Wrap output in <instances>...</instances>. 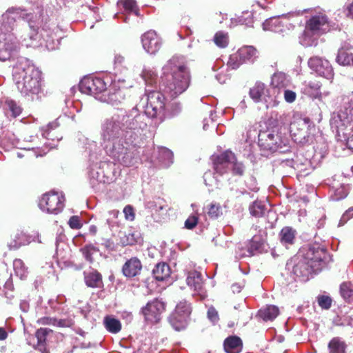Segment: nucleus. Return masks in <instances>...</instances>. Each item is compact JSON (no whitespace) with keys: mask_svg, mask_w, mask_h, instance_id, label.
Returning a JSON list of instances; mask_svg holds the SVG:
<instances>
[{"mask_svg":"<svg viewBox=\"0 0 353 353\" xmlns=\"http://www.w3.org/2000/svg\"><path fill=\"white\" fill-rule=\"evenodd\" d=\"M122 119L118 112L102 121L100 131L101 145L114 161L124 166H131L136 160L130 148L131 145L125 144V131Z\"/></svg>","mask_w":353,"mask_h":353,"instance_id":"nucleus-1","label":"nucleus"},{"mask_svg":"<svg viewBox=\"0 0 353 353\" xmlns=\"http://www.w3.org/2000/svg\"><path fill=\"white\" fill-rule=\"evenodd\" d=\"M328 257L326 249L321 244L314 243L306 245L288 260L285 274L290 276L292 281L299 279L305 282L312 274L321 271Z\"/></svg>","mask_w":353,"mask_h":353,"instance_id":"nucleus-2","label":"nucleus"},{"mask_svg":"<svg viewBox=\"0 0 353 353\" xmlns=\"http://www.w3.org/2000/svg\"><path fill=\"white\" fill-rule=\"evenodd\" d=\"M190 82V72L183 59L172 57L162 68L159 91L174 99L188 89Z\"/></svg>","mask_w":353,"mask_h":353,"instance_id":"nucleus-3","label":"nucleus"},{"mask_svg":"<svg viewBox=\"0 0 353 353\" xmlns=\"http://www.w3.org/2000/svg\"><path fill=\"white\" fill-rule=\"evenodd\" d=\"M141 105L139 104V106ZM139 105L129 110L119 112L125 131V144L132 147H139L143 143L144 131L148 128V120L150 117L145 114V105H143V111L139 110Z\"/></svg>","mask_w":353,"mask_h":353,"instance_id":"nucleus-4","label":"nucleus"},{"mask_svg":"<svg viewBox=\"0 0 353 353\" xmlns=\"http://www.w3.org/2000/svg\"><path fill=\"white\" fill-rule=\"evenodd\" d=\"M269 121L265 130H261L258 134V145L263 152L262 155L268 156L275 152L287 153L290 151L289 139L285 130L279 125H273Z\"/></svg>","mask_w":353,"mask_h":353,"instance_id":"nucleus-5","label":"nucleus"},{"mask_svg":"<svg viewBox=\"0 0 353 353\" xmlns=\"http://www.w3.org/2000/svg\"><path fill=\"white\" fill-rule=\"evenodd\" d=\"M146 107L145 114L160 123L165 119L177 115L181 110L179 103H168L167 97L161 92L157 90H145Z\"/></svg>","mask_w":353,"mask_h":353,"instance_id":"nucleus-6","label":"nucleus"},{"mask_svg":"<svg viewBox=\"0 0 353 353\" xmlns=\"http://www.w3.org/2000/svg\"><path fill=\"white\" fill-rule=\"evenodd\" d=\"M18 19L26 21L30 28H37L42 23L41 10L37 12H28L26 9L20 7L8 8L2 15L1 32H11L14 30Z\"/></svg>","mask_w":353,"mask_h":353,"instance_id":"nucleus-7","label":"nucleus"},{"mask_svg":"<svg viewBox=\"0 0 353 353\" xmlns=\"http://www.w3.org/2000/svg\"><path fill=\"white\" fill-rule=\"evenodd\" d=\"M314 130V127L310 125L309 118L294 121L290 126L292 140L300 146L308 145L314 142L313 131Z\"/></svg>","mask_w":353,"mask_h":353,"instance_id":"nucleus-8","label":"nucleus"},{"mask_svg":"<svg viewBox=\"0 0 353 353\" xmlns=\"http://www.w3.org/2000/svg\"><path fill=\"white\" fill-rule=\"evenodd\" d=\"M18 91L24 97L38 94L41 90V72L22 76L19 79H13Z\"/></svg>","mask_w":353,"mask_h":353,"instance_id":"nucleus-9","label":"nucleus"},{"mask_svg":"<svg viewBox=\"0 0 353 353\" xmlns=\"http://www.w3.org/2000/svg\"><path fill=\"white\" fill-rule=\"evenodd\" d=\"M191 312L190 303L182 300L177 303L174 310L168 316V322L174 330L181 331L188 326Z\"/></svg>","mask_w":353,"mask_h":353,"instance_id":"nucleus-10","label":"nucleus"},{"mask_svg":"<svg viewBox=\"0 0 353 353\" xmlns=\"http://www.w3.org/2000/svg\"><path fill=\"white\" fill-rule=\"evenodd\" d=\"M108 165L104 162H93L88 168V178L90 186L95 191L102 190L105 184L112 182V177L104 173V166Z\"/></svg>","mask_w":353,"mask_h":353,"instance_id":"nucleus-11","label":"nucleus"},{"mask_svg":"<svg viewBox=\"0 0 353 353\" xmlns=\"http://www.w3.org/2000/svg\"><path fill=\"white\" fill-rule=\"evenodd\" d=\"M298 15L295 12H288L266 19L263 23V29L276 33L283 34L293 30L294 25L290 21L291 17Z\"/></svg>","mask_w":353,"mask_h":353,"instance_id":"nucleus-12","label":"nucleus"},{"mask_svg":"<svg viewBox=\"0 0 353 353\" xmlns=\"http://www.w3.org/2000/svg\"><path fill=\"white\" fill-rule=\"evenodd\" d=\"M330 125L333 130H336L338 140L344 143L347 148L353 150V121L331 118Z\"/></svg>","mask_w":353,"mask_h":353,"instance_id":"nucleus-13","label":"nucleus"},{"mask_svg":"<svg viewBox=\"0 0 353 353\" xmlns=\"http://www.w3.org/2000/svg\"><path fill=\"white\" fill-rule=\"evenodd\" d=\"M79 89L81 93L92 95L99 100V97L107 92V84L101 78L87 76L81 80Z\"/></svg>","mask_w":353,"mask_h":353,"instance_id":"nucleus-14","label":"nucleus"},{"mask_svg":"<svg viewBox=\"0 0 353 353\" xmlns=\"http://www.w3.org/2000/svg\"><path fill=\"white\" fill-rule=\"evenodd\" d=\"M64 201L63 195H59L58 192H52L43 195L39 201V206L42 211L57 214L62 211Z\"/></svg>","mask_w":353,"mask_h":353,"instance_id":"nucleus-15","label":"nucleus"},{"mask_svg":"<svg viewBox=\"0 0 353 353\" xmlns=\"http://www.w3.org/2000/svg\"><path fill=\"white\" fill-rule=\"evenodd\" d=\"M166 302L162 299H154L148 302L142 308V313L147 321L157 323L161 319V315L165 311Z\"/></svg>","mask_w":353,"mask_h":353,"instance_id":"nucleus-16","label":"nucleus"},{"mask_svg":"<svg viewBox=\"0 0 353 353\" xmlns=\"http://www.w3.org/2000/svg\"><path fill=\"white\" fill-rule=\"evenodd\" d=\"M308 66L318 75L327 79L334 77L333 68L330 62L319 57H311L308 61Z\"/></svg>","mask_w":353,"mask_h":353,"instance_id":"nucleus-17","label":"nucleus"},{"mask_svg":"<svg viewBox=\"0 0 353 353\" xmlns=\"http://www.w3.org/2000/svg\"><path fill=\"white\" fill-rule=\"evenodd\" d=\"M143 49L150 54H155L161 48V38L154 30H149L141 36Z\"/></svg>","mask_w":353,"mask_h":353,"instance_id":"nucleus-18","label":"nucleus"},{"mask_svg":"<svg viewBox=\"0 0 353 353\" xmlns=\"http://www.w3.org/2000/svg\"><path fill=\"white\" fill-rule=\"evenodd\" d=\"M18 51V43L11 34L6 35L0 46V61L14 59Z\"/></svg>","mask_w":353,"mask_h":353,"instance_id":"nucleus-19","label":"nucleus"},{"mask_svg":"<svg viewBox=\"0 0 353 353\" xmlns=\"http://www.w3.org/2000/svg\"><path fill=\"white\" fill-rule=\"evenodd\" d=\"M38 71L40 70L34 65L30 59L24 57H19L13 68V79H19L22 76Z\"/></svg>","mask_w":353,"mask_h":353,"instance_id":"nucleus-20","label":"nucleus"},{"mask_svg":"<svg viewBox=\"0 0 353 353\" xmlns=\"http://www.w3.org/2000/svg\"><path fill=\"white\" fill-rule=\"evenodd\" d=\"M235 161V155L231 151H225L219 156H216L214 159V169L216 173L220 175L226 173Z\"/></svg>","mask_w":353,"mask_h":353,"instance_id":"nucleus-21","label":"nucleus"},{"mask_svg":"<svg viewBox=\"0 0 353 353\" xmlns=\"http://www.w3.org/2000/svg\"><path fill=\"white\" fill-rule=\"evenodd\" d=\"M265 242L259 237H253L246 248H243L240 245L238 246L239 252L236 251V254L239 257L254 256L256 254L262 253L265 250Z\"/></svg>","mask_w":353,"mask_h":353,"instance_id":"nucleus-22","label":"nucleus"},{"mask_svg":"<svg viewBox=\"0 0 353 353\" xmlns=\"http://www.w3.org/2000/svg\"><path fill=\"white\" fill-rule=\"evenodd\" d=\"M305 28L312 33L317 35L325 33L330 30L327 18L325 15H315L312 17L306 23Z\"/></svg>","mask_w":353,"mask_h":353,"instance_id":"nucleus-23","label":"nucleus"},{"mask_svg":"<svg viewBox=\"0 0 353 353\" xmlns=\"http://www.w3.org/2000/svg\"><path fill=\"white\" fill-rule=\"evenodd\" d=\"M145 206L150 210L155 222H161L167 214V205L163 204L161 200L147 201Z\"/></svg>","mask_w":353,"mask_h":353,"instance_id":"nucleus-24","label":"nucleus"},{"mask_svg":"<svg viewBox=\"0 0 353 353\" xmlns=\"http://www.w3.org/2000/svg\"><path fill=\"white\" fill-rule=\"evenodd\" d=\"M332 119L353 122V94L343 99V103L336 114Z\"/></svg>","mask_w":353,"mask_h":353,"instance_id":"nucleus-25","label":"nucleus"},{"mask_svg":"<svg viewBox=\"0 0 353 353\" xmlns=\"http://www.w3.org/2000/svg\"><path fill=\"white\" fill-rule=\"evenodd\" d=\"M142 270V263L137 257H132L127 260L122 267L123 274L127 278L138 276Z\"/></svg>","mask_w":353,"mask_h":353,"instance_id":"nucleus-26","label":"nucleus"},{"mask_svg":"<svg viewBox=\"0 0 353 353\" xmlns=\"http://www.w3.org/2000/svg\"><path fill=\"white\" fill-rule=\"evenodd\" d=\"M41 19L43 20L41 26H39L38 28L34 29V28H30V30L32 31L31 33L29 34L28 38H24L23 40V42L24 43V45L27 47H33L35 48L39 45V35L38 34V30L39 28H45V26L47 23V19L48 17L43 15V10H41Z\"/></svg>","mask_w":353,"mask_h":353,"instance_id":"nucleus-27","label":"nucleus"},{"mask_svg":"<svg viewBox=\"0 0 353 353\" xmlns=\"http://www.w3.org/2000/svg\"><path fill=\"white\" fill-rule=\"evenodd\" d=\"M296 234V230L293 228L283 227L279 234L281 243L288 248L294 243Z\"/></svg>","mask_w":353,"mask_h":353,"instance_id":"nucleus-28","label":"nucleus"},{"mask_svg":"<svg viewBox=\"0 0 353 353\" xmlns=\"http://www.w3.org/2000/svg\"><path fill=\"white\" fill-rule=\"evenodd\" d=\"M157 159L162 168H168L174 162V154L168 148L163 146L158 147Z\"/></svg>","mask_w":353,"mask_h":353,"instance_id":"nucleus-29","label":"nucleus"},{"mask_svg":"<svg viewBox=\"0 0 353 353\" xmlns=\"http://www.w3.org/2000/svg\"><path fill=\"white\" fill-rule=\"evenodd\" d=\"M223 347L226 353H239L242 350L243 343L240 337L230 336L225 339Z\"/></svg>","mask_w":353,"mask_h":353,"instance_id":"nucleus-30","label":"nucleus"},{"mask_svg":"<svg viewBox=\"0 0 353 353\" xmlns=\"http://www.w3.org/2000/svg\"><path fill=\"white\" fill-rule=\"evenodd\" d=\"M124 94L123 92L119 89L115 90L113 92H104L99 97V100L102 102H105L107 103H110L112 105H117L121 103L123 98Z\"/></svg>","mask_w":353,"mask_h":353,"instance_id":"nucleus-31","label":"nucleus"},{"mask_svg":"<svg viewBox=\"0 0 353 353\" xmlns=\"http://www.w3.org/2000/svg\"><path fill=\"white\" fill-rule=\"evenodd\" d=\"M52 332L51 329L46 327H41L36 331L35 336L37 339V343L34 348L41 352V353H49L46 347V341L47 336Z\"/></svg>","mask_w":353,"mask_h":353,"instance_id":"nucleus-32","label":"nucleus"},{"mask_svg":"<svg viewBox=\"0 0 353 353\" xmlns=\"http://www.w3.org/2000/svg\"><path fill=\"white\" fill-rule=\"evenodd\" d=\"M153 278L158 281H163L170 276V268L168 263L161 262L157 263L152 270Z\"/></svg>","mask_w":353,"mask_h":353,"instance_id":"nucleus-33","label":"nucleus"},{"mask_svg":"<svg viewBox=\"0 0 353 353\" xmlns=\"http://www.w3.org/2000/svg\"><path fill=\"white\" fill-rule=\"evenodd\" d=\"M353 46L348 41H344L341 43V47L338 50L337 56L336 57V61L339 64H343L352 55Z\"/></svg>","mask_w":353,"mask_h":353,"instance_id":"nucleus-34","label":"nucleus"},{"mask_svg":"<svg viewBox=\"0 0 353 353\" xmlns=\"http://www.w3.org/2000/svg\"><path fill=\"white\" fill-rule=\"evenodd\" d=\"M279 314V307L268 305L258 311L257 316L264 321H273Z\"/></svg>","mask_w":353,"mask_h":353,"instance_id":"nucleus-35","label":"nucleus"},{"mask_svg":"<svg viewBox=\"0 0 353 353\" xmlns=\"http://www.w3.org/2000/svg\"><path fill=\"white\" fill-rule=\"evenodd\" d=\"M85 283L88 287L97 288L102 285V276L96 270L85 273Z\"/></svg>","mask_w":353,"mask_h":353,"instance_id":"nucleus-36","label":"nucleus"},{"mask_svg":"<svg viewBox=\"0 0 353 353\" xmlns=\"http://www.w3.org/2000/svg\"><path fill=\"white\" fill-rule=\"evenodd\" d=\"M321 84L316 81L305 83L303 92L312 98H319L321 96Z\"/></svg>","mask_w":353,"mask_h":353,"instance_id":"nucleus-37","label":"nucleus"},{"mask_svg":"<svg viewBox=\"0 0 353 353\" xmlns=\"http://www.w3.org/2000/svg\"><path fill=\"white\" fill-rule=\"evenodd\" d=\"M5 110L6 114L9 117L17 118L22 112L21 105L12 99H6L5 101Z\"/></svg>","mask_w":353,"mask_h":353,"instance_id":"nucleus-38","label":"nucleus"},{"mask_svg":"<svg viewBox=\"0 0 353 353\" xmlns=\"http://www.w3.org/2000/svg\"><path fill=\"white\" fill-rule=\"evenodd\" d=\"M186 282L188 285L194 288V290H200L202 288L201 274L197 271L190 272Z\"/></svg>","mask_w":353,"mask_h":353,"instance_id":"nucleus-39","label":"nucleus"},{"mask_svg":"<svg viewBox=\"0 0 353 353\" xmlns=\"http://www.w3.org/2000/svg\"><path fill=\"white\" fill-rule=\"evenodd\" d=\"M319 36L316 33H312L310 30L305 28L303 33L299 37V43L305 47L316 46Z\"/></svg>","mask_w":353,"mask_h":353,"instance_id":"nucleus-40","label":"nucleus"},{"mask_svg":"<svg viewBox=\"0 0 353 353\" xmlns=\"http://www.w3.org/2000/svg\"><path fill=\"white\" fill-rule=\"evenodd\" d=\"M30 243V237L23 232H18L14 236L9 246L11 249L17 250L22 245H28Z\"/></svg>","mask_w":353,"mask_h":353,"instance_id":"nucleus-41","label":"nucleus"},{"mask_svg":"<svg viewBox=\"0 0 353 353\" xmlns=\"http://www.w3.org/2000/svg\"><path fill=\"white\" fill-rule=\"evenodd\" d=\"M264 92L265 84L257 81L255 85L250 89L249 95L254 102L259 103L261 101Z\"/></svg>","mask_w":353,"mask_h":353,"instance_id":"nucleus-42","label":"nucleus"},{"mask_svg":"<svg viewBox=\"0 0 353 353\" xmlns=\"http://www.w3.org/2000/svg\"><path fill=\"white\" fill-rule=\"evenodd\" d=\"M103 324L105 329L111 333H118L121 329V322L110 316H107L103 319Z\"/></svg>","mask_w":353,"mask_h":353,"instance_id":"nucleus-43","label":"nucleus"},{"mask_svg":"<svg viewBox=\"0 0 353 353\" xmlns=\"http://www.w3.org/2000/svg\"><path fill=\"white\" fill-rule=\"evenodd\" d=\"M256 50L253 46H244L241 48L237 53L243 63L247 61H252L256 56Z\"/></svg>","mask_w":353,"mask_h":353,"instance_id":"nucleus-44","label":"nucleus"},{"mask_svg":"<svg viewBox=\"0 0 353 353\" xmlns=\"http://www.w3.org/2000/svg\"><path fill=\"white\" fill-rule=\"evenodd\" d=\"M340 294L347 303L353 301V284L351 282H343L340 285Z\"/></svg>","mask_w":353,"mask_h":353,"instance_id":"nucleus-45","label":"nucleus"},{"mask_svg":"<svg viewBox=\"0 0 353 353\" xmlns=\"http://www.w3.org/2000/svg\"><path fill=\"white\" fill-rule=\"evenodd\" d=\"M328 349L330 353H346V344L339 338L332 339L328 343Z\"/></svg>","mask_w":353,"mask_h":353,"instance_id":"nucleus-46","label":"nucleus"},{"mask_svg":"<svg viewBox=\"0 0 353 353\" xmlns=\"http://www.w3.org/2000/svg\"><path fill=\"white\" fill-rule=\"evenodd\" d=\"M249 210L252 216L256 217L263 216L266 210V206L261 201H256L249 207Z\"/></svg>","mask_w":353,"mask_h":353,"instance_id":"nucleus-47","label":"nucleus"},{"mask_svg":"<svg viewBox=\"0 0 353 353\" xmlns=\"http://www.w3.org/2000/svg\"><path fill=\"white\" fill-rule=\"evenodd\" d=\"M13 268L16 275L21 279H23L27 276L28 273V268L21 259H16L13 261Z\"/></svg>","mask_w":353,"mask_h":353,"instance_id":"nucleus-48","label":"nucleus"},{"mask_svg":"<svg viewBox=\"0 0 353 353\" xmlns=\"http://www.w3.org/2000/svg\"><path fill=\"white\" fill-rule=\"evenodd\" d=\"M139 233L130 230L121 238V241L123 245H132L139 243Z\"/></svg>","mask_w":353,"mask_h":353,"instance_id":"nucleus-49","label":"nucleus"},{"mask_svg":"<svg viewBox=\"0 0 353 353\" xmlns=\"http://www.w3.org/2000/svg\"><path fill=\"white\" fill-rule=\"evenodd\" d=\"M203 179L205 184L207 186L210 188L219 187V181L217 177L214 176V173L212 172L211 171H208L204 173Z\"/></svg>","mask_w":353,"mask_h":353,"instance_id":"nucleus-50","label":"nucleus"},{"mask_svg":"<svg viewBox=\"0 0 353 353\" xmlns=\"http://www.w3.org/2000/svg\"><path fill=\"white\" fill-rule=\"evenodd\" d=\"M285 74L283 72L274 73L271 79V85L275 88L283 87L285 81Z\"/></svg>","mask_w":353,"mask_h":353,"instance_id":"nucleus-51","label":"nucleus"},{"mask_svg":"<svg viewBox=\"0 0 353 353\" xmlns=\"http://www.w3.org/2000/svg\"><path fill=\"white\" fill-rule=\"evenodd\" d=\"M119 3L122 6L126 11L134 13L136 16L138 15L135 0H119Z\"/></svg>","mask_w":353,"mask_h":353,"instance_id":"nucleus-52","label":"nucleus"},{"mask_svg":"<svg viewBox=\"0 0 353 353\" xmlns=\"http://www.w3.org/2000/svg\"><path fill=\"white\" fill-rule=\"evenodd\" d=\"M239 22L241 25H245L247 27H252L254 23L252 13L249 11L243 12L239 17Z\"/></svg>","mask_w":353,"mask_h":353,"instance_id":"nucleus-53","label":"nucleus"},{"mask_svg":"<svg viewBox=\"0 0 353 353\" xmlns=\"http://www.w3.org/2000/svg\"><path fill=\"white\" fill-rule=\"evenodd\" d=\"M215 44L220 48H225L228 44V38L227 34L222 32H216L214 37Z\"/></svg>","mask_w":353,"mask_h":353,"instance_id":"nucleus-54","label":"nucleus"},{"mask_svg":"<svg viewBox=\"0 0 353 353\" xmlns=\"http://www.w3.org/2000/svg\"><path fill=\"white\" fill-rule=\"evenodd\" d=\"M208 214L209 217L216 219L222 214V208L219 204L211 203L209 206Z\"/></svg>","mask_w":353,"mask_h":353,"instance_id":"nucleus-55","label":"nucleus"},{"mask_svg":"<svg viewBox=\"0 0 353 353\" xmlns=\"http://www.w3.org/2000/svg\"><path fill=\"white\" fill-rule=\"evenodd\" d=\"M319 305L323 310H329L332 306V300L327 295H319L316 298Z\"/></svg>","mask_w":353,"mask_h":353,"instance_id":"nucleus-56","label":"nucleus"},{"mask_svg":"<svg viewBox=\"0 0 353 353\" xmlns=\"http://www.w3.org/2000/svg\"><path fill=\"white\" fill-rule=\"evenodd\" d=\"M237 52L230 56L228 61V65L229 68L233 70L237 69L241 64L244 63L240 57L238 56Z\"/></svg>","mask_w":353,"mask_h":353,"instance_id":"nucleus-57","label":"nucleus"},{"mask_svg":"<svg viewBox=\"0 0 353 353\" xmlns=\"http://www.w3.org/2000/svg\"><path fill=\"white\" fill-rule=\"evenodd\" d=\"M230 169H232L234 174L242 176L244 173L245 167L241 162H238L235 158V161L232 163Z\"/></svg>","mask_w":353,"mask_h":353,"instance_id":"nucleus-58","label":"nucleus"},{"mask_svg":"<svg viewBox=\"0 0 353 353\" xmlns=\"http://www.w3.org/2000/svg\"><path fill=\"white\" fill-rule=\"evenodd\" d=\"M48 305L50 307V310L47 311L46 314H51L52 311L53 312L61 314L62 312L63 309L60 303L57 300L50 299L48 301Z\"/></svg>","mask_w":353,"mask_h":353,"instance_id":"nucleus-59","label":"nucleus"},{"mask_svg":"<svg viewBox=\"0 0 353 353\" xmlns=\"http://www.w3.org/2000/svg\"><path fill=\"white\" fill-rule=\"evenodd\" d=\"M68 225L72 229L74 230H79L80 229L83 224L81 223V219L79 216L74 215L72 216L69 221H68Z\"/></svg>","mask_w":353,"mask_h":353,"instance_id":"nucleus-60","label":"nucleus"},{"mask_svg":"<svg viewBox=\"0 0 353 353\" xmlns=\"http://www.w3.org/2000/svg\"><path fill=\"white\" fill-rule=\"evenodd\" d=\"M55 322H57V318L50 316H43L39 318L37 321V323L43 325H53L55 326Z\"/></svg>","mask_w":353,"mask_h":353,"instance_id":"nucleus-61","label":"nucleus"},{"mask_svg":"<svg viewBox=\"0 0 353 353\" xmlns=\"http://www.w3.org/2000/svg\"><path fill=\"white\" fill-rule=\"evenodd\" d=\"M353 217V207L350 208L345 212L343 214L342 217L339 221V226L343 225L346 223L349 219Z\"/></svg>","mask_w":353,"mask_h":353,"instance_id":"nucleus-62","label":"nucleus"},{"mask_svg":"<svg viewBox=\"0 0 353 353\" xmlns=\"http://www.w3.org/2000/svg\"><path fill=\"white\" fill-rule=\"evenodd\" d=\"M198 223V218L195 216H190L185 221V228L192 230L196 227Z\"/></svg>","mask_w":353,"mask_h":353,"instance_id":"nucleus-63","label":"nucleus"},{"mask_svg":"<svg viewBox=\"0 0 353 353\" xmlns=\"http://www.w3.org/2000/svg\"><path fill=\"white\" fill-rule=\"evenodd\" d=\"M208 317L209 320L212 321L213 323H215L219 321L218 312L214 307H211L208 309Z\"/></svg>","mask_w":353,"mask_h":353,"instance_id":"nucleus-64","label":"nucleus"}]
</instances>
